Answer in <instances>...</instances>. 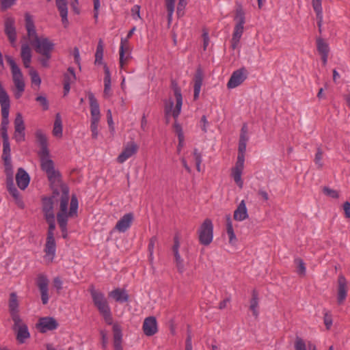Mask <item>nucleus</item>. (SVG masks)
I'll use <instances>...</instances> for the list:
<instances>
[{
	"mask_svg": "<svg viewBox=\"0 0 350 350\" xmlns=\"http://www.w3.org/2000/svg\"><path fill=\"white\" fill-rule=\"evenodd\" d=\"M203 81L202 74L200 71H198L194 77V85H202Z\"/></svg>",
	"mask_w": 350,
	"mask_h": 350,
	"instance_id": "e2e57ef3",
	"label": "nucleus"
},
{
	"mask_svg": "<svg viewBox=\"0 0 350 350\" xmlns=\"http://www.w3.org/2000/svg\"><path fill=\"white\" fill-rule=\"evenodd\" d=\"M113 342L122 341L121 327L118 323H113Z\"/></svg>",
	"mask_w": 350,
	"mask_h": 350,
	"instance_id": "49530a36",
	"label": "nucleus"
},
{
	"mask_svg": "<svg viewBox=\"0 0 350 350\" xmlns=\"http://www.w3.org/2000/svg\"><path fill=\"white\" fill-rule=\"evenodd\" d=\"M21 55L24 66L27 68H30L32 55L31 49L28 44H25L22 45Z\"/></svg>",
	"mask_w": 350,
	"mask_h": 350,
	"instance_id": "7c9ffc66",
	"label": "nucleus"
},
{
	"mask_svg": "<svg viewBox=\"0 0 350 350\" xmlns=\"http://www.w3.org/2000/svg\"><path fill=\"white\" fill-rule=\"evenodd\" d=\"M46 219L49 225V231L47 233V237H54V230L55 228V216L46 217Z\"/></svg>",
	"mask_w": 350,
	"mask_h": 350,
	"instance_id": "3c124183",
	"label": "nucleus"
},
{
	"mask_svg": "<svg viewBox=\"0 0 350 350\" xmlns=\"http://www.w3.org/2000/svg\"><path fill=\"white\" fill-rule=\"evenodd\" d=\"M29 74L31 77L32 84L36 85L38 88H40L41 84V79L38 72L34 69L31 68Z\"/></svg>",
	"mask_w": 350,
	"mask_h": 350,
	"instance_id": "09e8293b",
	"label": "nucleus"
},
{
	"mask_svg": "<svg viewBox=\"0 0 350 350\" xmlns=\"http://www.w3.org/2000/svg\"><path fill=\"white\" fill-rule=\"evenodd\" d=\"M44 260L47 264L53 262L56 254V243L54 237L51 236L46 237V241L44 247Z\"/></svg>",
	"mask_w": 350,
	"mask_h": 350,
	"instance_id": "4468645a",
	"label": "nucleus"
},
{
	"mask_svg": "<svg viewBox=\"0 0 350 350\" xmlns=\"http://www.w3.org/2000/svg\"><path fill=\"white\" fill-rule=\"evenodd\" d=\"M9 309L13 321L18 323L20 322L21 317L18 314V301L16 293H12L10 294Z\"/></svg>",
	"mask_w": 350,
	"mask_h": 350,
	"instance_id": "aec40b11",
	"label": "nucleus"
},
{
	"mask_svg": "<svg viewBox=\"0 0 350 350\" xmlns=\"http://www.w3.org/2000/svg\"><path fill=\"white\" fill-rule=\"evenodd\" d=\"M5 164V172L7 176V189L10 194L14 198L16 204L20 208L24 207V202L21 199L19 192L15 187L13 183V170L11 164V161L8 162H4Z\"/></svg>",
	"mask_w": 350,
	"mask_h": 350,
	"instance_id": "1a4fd4ad",
	"label": "nucleus"
},
{
	"mask_svg": "<svg viewBox=\"0 0 350 350\" xmlns=\"http://www.w3.org/2000/svg\"><path fill=\"white\" fill-rule=\"evenodd\" d=\"M312 7L316 12L317 24L319 29H321L323 23V9L321 6V0H312Z\"/></svg>",
	"mask_w": 350,
	"mask_h": 350,
	"instance_id": "c9c22d12",
	"label": "nucleus"
},
{
	"mask_svg": "<svg viewBox=\"0 0 350 350\" xmlns=\"http://www.w3.org/2000/svg\"><path fill=\"white\" fill-rule=\"evenodd\" d=\"M69 201V190L66 187H62V195L60 202V210L57 213V221L63 232V237L66 238L67 235V222L69 218L77 216L79 206L78 200L76 196H72L70 207L68 208Z\"/></svg>",
	"mask_w": 350,
	"mask_h": 350,
	"instance_id": "7ed1b4c3",
	"label": "nucleus"
},
{
	"mask_svg": "<svg viewBox=\"0 0 350 350\" xmlns=\"http://www.w3.org/2000/svg\"><path fill=\"white\" fill-rule=\"evenodd\" d=\"M203 37V47L204 49L206 50L207 48L208 44H209V37H208V33L207 31H204L202 33Z\"/></svg>",
	"mask_w": 350,
	"mask_h": 350,
	"instance_id": "338daca9",
	"label": "nucleus"
},
{
	"mask_svg": "<svg viewBox=\"0 0 350 350\" xmlns=\"http://www.w3.org/2000/svg\"><path fill=\"white\" fill-rule=\"evenodd\" d=\"M131 58V55L120 53V68L124 70L128 61Z\"/></svg>",
	"mask_w": 350,
	"mask_h": 350,
	"instance_id": "864d4df0",
	"label": "nucleus"
},
{
	"mask_svg": "<svg viewBox=\"0 0 350 350\" xmlns=\"http://www.w3.org/2000/svg\"><path fill=\"white\" fill-rule=\"evenodd\" d=\"M25 27L31 44L36 53L42 55L40 62L44 67L49 66V60L55 48V44L45 36H38L32 17L29 14H25Z\"/></svg>",
	"mask_w": 350,
	"mask_h": 350,
	"instance_id": "f257e3e1",
	"label": "nucleus"
},
{
	"mask_svg": "<svg viewBox=\"0 0 350 350\" xmlns=\"http://www.w3.org/2000/svg\"><path fill=\"white\" fill-rule=\"evenodd\" d=\"M338 288L337 300L339 304L343 303L347 295V282L345 278L340 275L338 280Z\"/></svg>",
	"mask_w": 350,
	"mask_h": 350,
	"instance_id": "5701e85b",
	"label": "nucleus"
},
{
	"mask_svg": "<svg viewBox=\"0 0 350 350\" xmlns=\"http://www.w3.org/2000/svg\"><path fill=\"white\" fill-rule=\"evenodd\" d=\"M103 52H104V46L103 42L101 40L98 41L96 51L95 53V64H100L103 63Z\"/></svg>",
	"mask_w": 350,
	"mask_h": 350,
	"instance_id": "ea45409f",
	"label": "nucleus"
},
{
	"mask_svg": "<svg viewBox=\"0 0 350 350\" xmlns=\"http://www.w3.org/2000/svg\"><path fill=\"white\" fill-rule=\"evenodd\" d=\"M247 71L245 68H241L234 71L227 83L228 89H234L240 85L247 78Z\"/></svg>",
	"mask_w": 350,
	"mask_h": 350,
	"instance_id": "f8f14e48",
	"label": "nucleus"
},
{
	"mask_svg": "<svg viewBox=\"0 0 350 350\" xmlns=\"http://www.w3.org/2000/svg\"><path fill=\"white\" fill-rule=\"evenodd\" d=\"M134 217L131 213L124 215L116 223L113 231H118L120 232H125L130 228Z\"/></svg>",
	"mask_w": 350,
	"mask_h": 350,
	"instance_id": "6ab92c4d",
	"label": "nucleus"
},
{
	"mask_svg": "<svg viewBox=\"0 0 350 350\" xmlns=\"http://www.w3.org/2000/svg\"><path fill=\"white\" fill-rule=\"evenodd\" d=\"M323 191L326 195L333 198H338L339 196L338 193L336 190L331 189L329 188H324Z\"/></svg>",
	"mask_w": 350,
	"mask_h": 350,
	"instance_id": "680f3d73",
	"label": "nucleus"
},
{
	"mask_svg": "<svg viewBox=\"0 0 350 350\" xmlns=\"http://www.w3.org/2000/svg\"><path fill=\"white\" fill-rule=\"evenodd\" d=\"M323 322L327 329H330L333 323V319L330 313L326 312L324 314Z\"/></svg>",
	"mask_w": 350,
	"mask_h": 350,
	"instance_id": "5fc2aeb1",
	"label": "nucleus"
},
{
	"mask_svg": "<svg viewBox=\"0 0 350 350\" xmlns=\"http://www.w3.org/2000/svg\"><path fill=\"white\" fill-rule=\"evenodd\" d=\"M249 217L246 202L242 200L234 211L233 218L235 221H243Z\"/></svg>",
	"mask_w": 350,
	"mask_h": 350,
	"instance_id": "4be33fe9",
	"label": "nucleus"
},
{
	"mask_svg": "<svg viewBox=\"0 0 350 350\" xmlns=\"http://www.w3.org/2000/svg\"><path fill=\"white\" fill-rule=\"evenodd\" d=\"M55 1L57 8L62 18V22L64 27H67L69 24L68 19L67 0H55Z\"/></svg>",
	"mask_w": 350,
	"mask_h": 350,
	"instance_id": "a878e982",
	"label": "nucleus"
},
{
	"mask_svg": "<svg viewBox=\"0 0 350 350\" xmlns=\"http://www.w3.org/2000/svg\"><path fill=\"white\" fill-rule=\"evenodd\" d=\"M58 327L57 321L53 317H42L36 325L37 329L42 333L52 331Z\"/></svg>",
	"mask_w": 350,
	"mask_h": 350,
	"instance_id": "dca6fc26",
	"label": "nucleus"
},
{
	"mask_svg": "<svg viewBox=\"0 0 350 350\" xmlns=\"http://www.w3.org/2000/svg\"><path fill=\"white\" fill-rule=\"evenodd\" d=\"M295 350H307L306 345L301 338H297L295 342Z\"/></svg>",
	"mask_w": 350,
	"mask_h": 350,
	"instance_id": "bf43d9fd",
	"label": "nucleus"
},
{
	"mask_svg": "<svg viewBox=\"0 0 350 350\" xmlns=\"http://www.w3.org/2000/svg\"><path fill=\"white\" fill-rule=\"evenodd\" d=\"M191 159L196 163V169L198 172L201 171L202 153L198 148H194L191 153Z\"/></svg>",
	"mask_w": 350,
	"mask_h": 350,
	"instance_id": "79ce46f5",
	"label": "nucleus"
},
{
	"mask_svg": "<svg viewBox=\"0 0 350 350\" xmlns=\"http://www.w3.org/2000/svg\"><path fill=\"white\" fill-rule=\"evenodd\" d=\"M5 31L12 45H15L16 40L14 20L12 18H7L5 22Z\"/></svg>",
	"mask_w": 350,
	"mask_h": 350,
	"instance_id": "b1692460",
	"label": "nucleus"
},
{
	"mask_svg": "<svg viewBox=\"0 0 350 350\" xmlns=\"http://www.w3.org/2000/svg\"><path fill=\"white\" fill-rule=\"evenodd\" d=\"M36 284L40 291L41 300L44 305L48 304L49 300V280L45 274L40 273L36 278Z\"/></svg>",
	"mask_w": 350,
	"mask_h": 350,
	"instance_id": "9b49d317",
	"label": "nucleus"
},
{
	"mask_svg": "<svg viewBox=\"0 0 350 350\" xmlns=\"http://www.w3.org/2000/svg\"><path fill=\"white\" fill-rule=\"evenodd\" d=\"M16 180L18 187L21 189L24 190L29 184L30 177L23 168H19L16 175Z\"/></svg>",
	"mask_w": 350,
	"mask_h": 350,
	"instance_id": "393cba45",
	"label": "nucleus"
},
{
	"mask_svg": "<svg viewBox=\"0 0 350 350\" xmlns=\"http://www.w3.org/2000/svg\"><path fill=\"white\" fill-rule=\"evenodd\" d=\"M248 140V137L244 135H240V139L239 142V153L237 156V159H241L245 161V153L246 151V144Z\"/></svg>",
	"mask_w": 350,
	"mask_h": 350,
	"instance_id": "4c0bfd02",
	"label": "nucleus"
},
{
	"mask_svg": "<svg viewBox=\"0 0 350 350\" xmlns=\"http://www.w3.org/2000/svg\"><path fill=\"white\" fill-rule=\"evenodd\" d=\"M226 234L228 237L229 243L231 245H235L238 240L235 234L232 221L230 215L226 216Z\"/></svg>",
	"mask_w": 350,
	"mask_h": 350,
	"instance_id": "cd10ccee",
	"label": "nucleus"
},
{
	"mask_svg": "<svg viewBox=\"0 0 350 350\" xmlns=\"http://www.w3.org/2000/svg\"><path fill=\"white\" fill-rule=\"evenodd\" d=\"M234 27L232 37V47L235 49L239 43L244 32L245 23V13L241 5H237L234 16Z\"/></svg>",
	"mask_w": 350,
	"mask_h": 350,
	"instance_id": "423d86ee",
	"label": "nucleus"
},
{
	"mask_svg": "<svg viewBox=\"0 0 350 350\" xmlns=\"http://www.w3.org/2000/svg\"><path fill=\"white\" fill-rule=\"evenodd\" d=\"M343 210L345 212V217L347 218H350V202H345L343 204Z\"/></svg>",
	"mask_w": 350,
	"mask_h": 350,
	"instance_id": "774afa93",
	"label": "nucleus"
},
{
	"mask_svg": "<svg viewBox=\"0 0 350 350\" xmlns=\"http://www.w3.org/2000/svg\"><path fill=\"white\" fill-rule=\"evenodd\" d=\"M107 123H108L109 129H110L111 133L113 134L115 132V127H114L113 121V118H112L111 111L110 109L107 110Z\"/></svg>",
	"mask_w": 350,
	"mask_h": 350,
	"instance_id": "4d7b16f0",
	"label": "nucleus"
},
{
	"mask_svg": "<svg viewBox=\"0 0 350 350\" xmlns=\"http://www.w3.org/2000/svg\"><path fill=\"white\" fill-rule=\"evenodd\" d=\"M119 53L131 55V50L128 38H121Z\"/></svg>",
	"mask_w": 350,
	"mask_h": 350,
	"instance_id": "c03bdc74",
	"label": "nucleus"
},
{
	"mask_svg": "<svg viewBox=\"0 0 350 350\" xmlns=\"http://www.w3.org/2000/svg\"><path fill=\"white\" fill-rule=\"evenodd\" d=\"M174 128L178 139L177 152L179 154L185 146L184 133L181 125L178 122V121L174 122Z\"/></svg>",
	"mask_w": 350,
	"mask_h": 350,
	"instance_id": "2f4dec72",
	"label": "nucleus"
},
{
	"mask_svg": "<svg viewBox=\"0 0 350 350\" xmlns=\"http://www.w3.org/2000/svg\"><path fill=\"white\" fill-rule=\"evenodd\" d=\"M35 135L41 147L39 152V157L42 170L46 172L49 181L52 184L59 183L60 175L59 173L55 170L53 161L50 157L46 134L42 130L38 129L36 131Z\"/></svg>",
	"mask_w": 350,
	"mask_h": 350,
	"instance_id": "f03ea898",
	"label": "nucleus"
},
{
	"mask_svg": "<svg viewBox=\"0 0 350 350\" xmlns=\"http://www.w3.org/2000/svg\"><path fill=\"white\" fill-rule=\"evenodd\" d=\"M0 104L1 107V113H9L10 112V99L6 92L0 87Z\"/></svg>",
	"mask_w": 350,
	"mask_h": 350,
	"instance_id": "72a5a7b5",
	"label": "nucleus"
},
{
	"mask_svg": "<svg viewBox=\"0 0 350 350\" xmlns=\"http://www.w3.org/2000/svg\"><path fill=\"white\" fill-rule=\"evenodd\" d=\"M105 77H104V91L103 94L105 98H109L111 93V73L106 64L104 65Z\"/></svg>",
	"mask_w": 350,
	"mask_h": 350,
	"instance_id": "c85d7f7f",
	"label": "nucleus"
},
{
	"mask_svg": "<svg viewBox=\"0 0 350 350\" xmlns=\"http://www.w3.org/2000/svg\"><path fill=\"white\" fill-rule=\"evenodd\" d=\"M317 50L320 55H321L323 65H326L327 62L328 53L329 51V46L325 42H324L323 39L321 38L317 40Z\"/></svg>",
	"mask_w": 350,
	"mask_h": 350,
	"instance_id": "c756f323",
	"label": "nucleus"
},
{
	"mask_svg": "<svg viewBox=\"0 0 350 350\" xmlns=\"http://www.w3.org/2000/svg\"><path fill=\"white\" fill-rule=\"evenodd\" d=\"M91 113L90 130L93 139H97L98 136V124L100 119V111L98 103L92 92L88 94Z\"/></svg>",
	"mask_w": 350,
	"mask_h": 350,
	"instance_id": "6e6552de",
	"label": "nucleus"
},
{
	"mask_svg": "<svg viewBox=\"0 0 350 350\" xmlns=\"http://www.w3.org/2000/svg\"><path fill=\"white\" fill-rule=\"evenodd\" d=\"M68 73L65 75V82L64 84V95L68 94L70 89V83L76 79L75 73L73 68H69Z\"/></svg>",
	"mask_w": 350,
	"mask_h": 350,
	"instance_id": "e433bc0d",
	"label": "nucleus"
},
{
	"mask_svg": "<svg viewBox=\"0 0 350 350\" xmlns=\"http://www.w3.org/2000/svg\"><path fill=\"white\" fill-rule=\"evenodd\" d=\"M5 59L10 66L13 82L16 87L14 96L16 98H19L21 97L25 88L23 73L11 56L5 55Z\"/></svg>",
	"mask_w": 350,
	"mask_h": 350,
	"instance_id": "0eeeda50",
	"label": "nucleus"
},
{
	"mask_svg": "<svg viewBox=\"0 0 350 350\" xmlns=\"http://www.w3.org/2000/svg\"><path fill=\"white\" fill-rule=\"evenodd\" d=\"M100 335L102 337V346L103 349H105L107 345V334L105 330L100 331Z\"/></svg>",
	"mask_w": 350,
	"mask_h": 350,
	"instance_id": "69168bd1",
	"label": "nucleus"
},
{
	"mask_svg": "<svg viewBox=\"0 0 350 350\" xmlns=\"http://www.w3.org/2000/svg\"><path fill=\"white\" fill-rule=\"evenodd\" d=\"M15 1L16 0H1V5L2 8L7 9L10 8Z\"/></svg>",
	"mask_w": 350,
	"mask_h": 350,
	"instance_id": "0e129e2a",
	"label": "nucleus"
},
{
	"mask_svg": "<svg viewBox=\"0 0 350 350\" xmlns=\"http://www.w3.org/2000/svg\"><path fill=\"white\" fill-rule=\"evenodd\" d=\"M314 162L319 167H321L323 166L322 152L320 149H318L315 154Z\"/></svg>",
	"mask_w": 350,
	"mask_h": 350,
	"instance_id": "052dcab7",
	"label": "nucleus"
},
{
	"mask_svg": "<svg viewBox=\"0 0 350 350\" xmlns=\"http://www.w3.org/2000/svg\"><path fill=\"white\" fill-rule=\"evenodd\" d=\"M10 146L9 141L3 142V159L4 162H8L11 161L10 157Z\"/></svg>",
	"mask_w": 350,
	"mask_h": 350,
	"instance_id": "a18cd8bd",
	"label": "nucleus"
},
{
	"mask_svg": "<svg viewBox=\"0 0 350 350\" xmlns=\"http://www.w3.org/2000/svg\"><path fill=\"white\" fill-rule=\"evenodd\" d=\"M295 263L297 265V272L299 275H305L306 272V269L305 266V263L301 258L295 259Z\"/></svg>",
	"mask_w": 350,
	"mask_h": 350,
	"instance_id": "8fccbe9b",
	"label": "nucleus"
},
{
	"mask_svg": "<svg viewBox=\"0 0 350 350\" xmlns=\"http://www.w3.org/2000/svg\"><path fill=\"white\" fill-rule=\"evenodd\" d=\"M142 329L147 336H152L158 332V323L154 317L150 316L145 318Z\"/></svg>",
	"mask_w": 350,
	"mask_h": 350,
	"instance_id": "f3484780",
	"label": "nucleus"
},
{
	"mask_svg": "<svg viewBox=\"0 0 350 350\" xmlns=\"http://www.w3.org/2000/svg\"><path fill=\"white\" fill-rule=\"evenodd\" d=\"M174 262L176 267L179 273H183L187 269L186 264L184 259L180 256V254L174 256Z\"/></svg>",
	"mask_w": 350,
	"mask_h": 350,
	"instance_id": "a19ab883",
	"label": "nucleus"
},
{
	"mask_svg": "<svg viewBox=\"0 0 350 350\" xmlns=\"http://www.w3.org/2000/svg\"><path fill=\"white\" fill-rule=\"evenodd\" d=\"M174 99L170 98L164 103V111L167 119L169 116H172L175 122L181 112L183 105V96L180 89L176 86L174 88Z\"/></svg>",
	"mask_w": 350,
	"mask_h": 350,
	"instance_id": "39448f33",
	"label": "nucleus"
},
{
	"mask_svg": "<svg viewBox=\"0 0 350 350\" xmlns=\"http://www.w3.org/2000/svg\"><path fill=\"white\" fill-rule=\"evenodd\" d=\"M89 291L94 306L100 315H102L105 321L107 324L111 325L113 323V317L111 308L105 294L100 290L96 289L94 286L90 287Z\"/></svg>",
	"mask_w": 350,
	"mask_h": 350,
	"instance_id": "20e7f679",
	"label": "nucleus"
},
{
	"mask_svg": "<svg viewBox=\"0 0 350 350\" xmlns=\"http://www.w3.org/2000/svg\"><path fill=\"white\" fill-rule=\"evenodd\" d=\"M199 241L202 245H208L213 239V224L210 219H206L198 230Z\"/></svg>",
	"mask_w": 350,
	"mask_h": 350,
	"instance_id": "9d476101",
	"label": "nucleus"
},
{
	"mask_svg": "<svg viewBox=\"0 0 350 350\" xmlns=\"http://www.w3.org/2000/svg\"><path fill=\"white\" fill-rule=\"evenodd\" d=\"M2 120L1 124V136L3 141H9L8 128L9 124V113H1Z\"/></svg>",
	"mask_w": 350,
	"mask_h": 350,
	"instance_id": "58836bf2",
	"label": "nucleus"
},
{
	"mask_svg": "<svg viewBox=\"0 0 350 350\" xmlns=\"http://www.w3.org/2000/svg\"><path fill=\"white\" fill-rule=\"evenodd\" d=\"M14 329L17 332L16 338L20 343L25 342V340L29 338L27 326L23 323L21 319L18 323L14 322Z\"/></svg>",
	"mask_w": 350,
	"mask_h": 350,
	"instance_id": "412c9836",
	"label": "nucleus"
},
{
	"mask_svg": "<svg viewBox=\"0 0 350 350\" xmlns=\"http://www.w3.org/2000/svg\"><path fill=\"white\" fill-rule=\"evenodd\" d=\"M140 8H141L139 5H135L132 7L131 12L132 17L134 20H138L141 18Z\"/></svg>",
	"mask_w": 350,
	"mask_h": 350,
	"instance_id": "6e6d98bb",
	"label": "nucleus"
},
{
	"mask_svg": "<svg viewBox=\"0 0 350 350\" xmlns=\"http://www.w3.org/2000/svg\"><path fill=\"white\" fill-rule=\"evenodd\" d=\"M53 135L57 138H62L63 135V126L62 120L60 113H57L55 115V119L53 129Z\"/></svg>",
	"mask_w": 350,
	"mask_h": 350,
	"instance_id": "f704fd0d",
	"label": "nucleus"
},
{
	"mask_svg": "<svg viewBox=\"0 0 350 350\" xmlns=\"http://www.w3.org/2000/svg\"><path fill=\"white\" fill-rule=\"evenodd\" d=\"M36 100L40 103L44 110H47L49 109V102L45 96H38L36 97Z\"/></svg>",
	"mask_w": 350,
	"mask_h": 350,
	"instance_id": "13d9d810",
	"label": "nucleus"
},
{
	"mask_svg": "<svg viewBox=\"0 0 350 350\" xmlns=\"http://www.w3.org/2000/svg\"><path fill=\"white\" fill-rule=\"evenodd\" d=\"M137 150L138 146L135 142H131L129 143L124 146L122 152L117 157V161L119 163H123L130 157L133 156L137 152Z\"/></svg>",
	"mask_w": 350,
	"mask_h": 350,
	"instance_id": "a211bd4d",
	"label": "nucleus"
},
{
	"mask_svg": "<svg viewBox=\"0 0 350 350\" xmlns=\"http://www.w3.org/2000/svg\"><path fill=\"white\" fill-rule=\"evenodd\" d=\"M55 196L44 198L42 200L43 203V211L44 213L45 217H53V204H54Z\"/></svg>",
	"mask_w": 350,
	"mask_h": 350,
	"instance_id": "473e14b6",
	"label": "nucleus"
},
{
	"mask_svg": "<svg viewBox=\"0 0 350 350\" xmlns=\"http://www.w3.org/2000/svg\"><path fill=\"white\" fill-rule=\"evenodd\" d=\"M250 309L251 310L253 316L256 318L258 317V300L257 295L254 293L252 299L250 300Z\"/></svg>",
	"mask_w": 350,
	"mask_h": 350,
	"instance_id": "37998d69",
	"label": "nucleus"
},
{
	"mask_svg": "<svg viewBox=\"0 0 350 350\" xmlns=\"http://www.w3.org/2000/svg\"><path fill=\"white\" fill-rule=\"evenodd\" d=\"M14 138L17 142H24L25 139V127L23 118L21 113H18L16 116L14 122Z\"/></svg>",
	"mask_w": 350,
	"mask_h": 350,
	"instance_id": "ddd939ff",
	"label": "nucleus"
},
{
	"mask_svg": "<svg viewBox=\"0 0 350 350\" xmlns=\"http://www.w3.org/2000/svg\"><path fill=\"white\" fill-rule=\"evenodd\" d=\"M244 166L245 161L237 159L235 165L231 170V176L240 189H242L243 187V180L241 176L244 170Z\"/></svg>",
	"mask_w": 350,
	"mask_h": 350,
	"instance_id": "2eb2a0df",
	"label": "nucleus"
},
{
	"mask_svg": "<svg viewBox=\"0 0 350 350\" xmlns=\"http://www.w3.org/2000/svg\"><path fill=\"white\" fill-rule=\"evenodd\" d=\"M176 0H165V5L167 10L168 22L171 23L174 11Z\"/></svg>",
	"mask_w": 350,
	"mask_h": 350,
	"instance_id": "de8ad7c7",
	"label": "nucleus"
},
{
	"mask_svg": "<svg viewBox=\"0 0 350 350\" xmlns=\"http://www.w3.org/2000/svg\"><path fill=\"white\" fill-rule=\"evenodd\" d=\"M109 296L116 301L124 303L129 300V295L125 289L117 288L109 293Z\"/></svg>",
	"mask_w": 350,
	"mask_h": 350,
	"instance_id": "bb28decb",
	"label": "nucleus"
},
{
	"mask_svg": "<svg viewBox=\"0 0 350 350\" xmlns=\"http://www.w3.org/2000/svg\"><path fill=\"white\" fill-rule=\"evenodd\" d=\"M157 241L156 237H152L150 239L149 243H148V252H149V260L152 263L153 262L154 256V245Z\"/></svg>",
	"mask_w": 350,
	"mask_h": 350,
	"instance_id": "603ef678",
	"label": "nucleus"
}]
</instances>
